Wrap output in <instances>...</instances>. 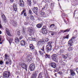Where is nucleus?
I'll list each match as a JSON object with an SVG mask.
<instances>
[{
  "instance_id": "nucleus-1",
  "label": "nucleus",
  "mask_w": 78,
  "mask_h": 78,
  "mask_svg": "<svg viewBox=\"0 0 78 78\" xmlns=\"http://www.w3.org/2000/svg\"><path fill=\"white\" fill-rule=\"evenodd\" d=\"M51 44H52V42L51 41H49L47 45L46 46L48 47L46 48V50L47 52H50L51 51V48H52Z\"/></svg>"
},
{
  "instance_id": "nucleus-2",
  "label": "nucleus",
  "mask_w": 78,
  "mask_h": 78,
  "mask_svg": "<svg viewBox=\"0 0 78 78\" xmlns=\"http://www.w3.org/2000/svg\"><path fill=\"white\" fill-rule=\"evenodd\" d=\"M10 75V72L5 71L4 72L3 74V77L4 78H9V75Z\"/></svg>"
},
{
  "instance_id": "nucleus-3",
  "label": "nucleus",
  "mask_w": 78,
  "mask_h": 78,
  "mask_svg": "<svg viewBox=\"0 0 78 78\" xmlns=\"http://www.w3.org/2000/svg\"><path fill=\"white\" fill-rule=\"evenodd\" d=\"M75 38H76V37H73L72 38L70 39L68 42V45L69 46V47H71L72 45V43H73V41H74L75 39Z\"/></svg>"
},
{
  "instance_id": "nucleus-4",
  "label": "nucleus",
  "mask_w": 78,
  "mask_h": 78,
  "mask_svg": "<svg viewBox=\"0 0 78 78\" xmlns=\"http://www.w3.org/2000/svg\"><path fill=\"white\" fill-rule=\"evenodd\" d=\"M52 59L54 61H55V62H57L58 61V58H57V55L55 54H54L51 56Z\"/></svg>"
},
{
  "instance_id": "nucleus-5",
  "label": "nucleus",
  "mask_w": 78,
  "mask_h": 78,
  "mask_svg": "<svg viewBox=\"0 0 78 78\" xmlns=\"http://www.w3.org/2000/svg\"><path fill=\"white\" fill-rule=\"evenodd\" d=\"M42 33L44 34H47V30L46 29V27L44 26L42 29Z\"/></svg>"
},
{
  "instance_id": "nucleus-6",
  "label": "nucleus",
  "mask_w": 78,
  "mask_h": 78,
  "mask_svg": "<svg viewBox=\"0 0 78 78\" xmlns=\"http://www.w3.org/2000/svg\"><path fill=\"white\" fill-rule=\"evenodd\" d=\"M30 68L31 71H33L35 68V65L34 64H31L30 66Z\"/></svg>"
},
{
  "instance_id": "nucleus-7",
  "label": "nucleus",
  "mask_w": 78,
  "mask_h": 78,
  "mask_svg": "<svg viewBox=\"0 0 78 78\" xmlns=\"http://www.w3.org/2000/svg\"><path fill=\"white\" fill-rule=\"evenodd\" d=\"M17 3H14L13 5L14 10L16 12L17 10Z\"/></svg>"
},
{
  "instance_id": "nucleus-8",
  "label": "nucleus",
  "mask_w": 78,
  "mask_h": 78,
  "mask_svg": "<svg viewBox=\"0 0 78 78\" xmlns=\"http://www.w3.org/2000/svg\"><path fill=\"white\" fill-rule=\"evenodd\" d=\"M19 4L20 6H21V7L24 6V2L23 0H20Z\"/></svg>"
},
{
  "instance_id": "nucleus-9",
  "label": "nucleus",
  "mask_w": 78,
  "mask_h": 78,
  "mask_svg": "<svg viewBox=\"0 0 78 78\" xmlns=\"http://www.w3.org/2000/svg\"><path fill=\"white\" fill-rule=\"evenodd\" d=\"M1 17L3 22H5V23H6L7 22V20L6 19V17H5V15L3 14L2 15Z\"/></svg>"
},
{
  "instance_id": "nucleus-10",
  "label": "nucleus",
  "mask_w": 78,
  "mask_h": 78,
  "mask_svg": "<svg viewBox=\"0 0 78 78\" xmlns=\"http://www.w3.org/2000/svg\"><path fill=\"white\" fill-rule=\"evenodd\" d=\"M37 10H38V9L37 7H34L32 9V11L34 12V13H35V14H37Z\"/></svg>"
},
{
  "instance_id": "nucleus-11",
  "label": "nucleus",
  "mask_w": 78,
  "mask_h": 78,
  "mask_svg": "<svg viewBox=\"0 0 78 78\" xmlns=\"http://www.w3.org/2000/svg\"><path fill=\"white\" fill-rule=\"evenodd\" d=\"M5 30L6 32L7 33V35H8V36H11V34L8 28H6Z\"/></svg>"
},
{
  "instance_id": "nucleus-12",
  "label": "nucleus",
  "mask_w": 78,
  "mask_h": 78,
  "mask_svg": "<svg viewBox=\"0 0 78 78\" xmlns=\"http://www.w3.org/2000/svg\"><path fill=\"white\" fill-rule=\"evenodd\" d=\"M44 75V73L43 72H40L38 76V78H43V75Z\"/></svg>"
},
{
  "instance_id": "nucleus-13",
  "label": "nucleus",
  "mask_w": 78,
  "mask_h": 78,
  "mask_svg": "<svg viewBox=\"0 0 78 78\" xmlns=\"http://www.w3.org/2000/svg\"><path fill=\"white\" fill-rule=\"evenodd\" d=\"M28 31L30 33H33V28L31 27H29Z\"/></svg>"
},
{
  "instance_id": "nucleus-14",
  "label": "nucleus",
  "mask_w": 78,
  "mask_h": 78,
  "mask_svg": "<svg viewBox=\"0 0 78 78\" xmlns=\"http://www.w3.org/2000/svg\"><path fill=\"white\" fill-rule=\"evenodd\" d=\"M44 41H42L41 40H40L38 42L37 44V45L38 46V47H40V46H41V44L42 43V42H43Z\"/></svg>"
},
{
  "instance_id": "nucleus-15",
  "label": "nucleus",
  "mask_w": 78,
  "mask_h": 78,
  "mask_svg": "<svg viewBox=\"0 0 78 78\" xmlns=\"http://www.w3.org/2000/svg\"><path fill=\"white\" fill-rule=\"evenodd\" d=\"M51 66L52 67H53V68L55 69V68H56V63H55L52 62L51 64Z\"/></svg>"
},
{
  "instance_id": "nucleus-16",
  "label": "nucleus",
  "mask_w": 78,
  "mask_h": 78,
  "mask_svg": "<svg viewBox=\"0 0 78 78\" xmlns=\"http://www.w3.org/2000/svg\"><path fill=\"white\" fill-rule=\"evenodd\" d=\"M32 57H31V56L29 55L28 56H27L26 59L28 60V61H31Z\"/></svg>"
},
{
  "instance_id": "nucleus-17",
  "label": "nucleus",
  "mask_w": 78,
  "mask_h": 78,
  "mask_svg": "<svg viewBox=\"0 0 78 78\" xmlns=\"http://www.w3.org/2000/svg\"><path fill=\"white\" fill-rule=\"evenodd\" d=\"M15 41L16 44H19V43L20 42L19 39V38L17 37L15 39Z\"/></svg>"
},
{
  "instance_id": "nucleus-18",
  "label": "nucleus",
  "mask_w": 78,
  "mask_h": 78,
  "mask_svg": "<svg viewBox=\"0 0 78 78\" xmlns=\"http://www.w3.org/2000/svg\"><path fill=\"white\" fill-rule=\"evenodd\" d=\"M25 41L23 40H22L21 41V45L22 46H23L25 45L26 44Z\"/></svg>"
},
{
  "instance_id": "nucleus-19",
  "label": "nucleus",
  "mask_w": 78,
  "mask_h": 78,
  "mask_svg": "<svg viewBox=\"0 0 78 78\" xmlns=\"http://www.w3.org/2000/svg\"><path fill=\"white\" fill-rule=\"evenodd\" d=\"M70 71L71 72V74L72 76H73L75 75V72H73V70L70 69Z\"/></svg>"
},
{
  "instance_id": "nucleus-20",
  "label": "nucleus",
  "mask_w": 78,
  "mask_h": 78,
  "mask_svg": "<svg viewBox=\"0 0 78 78\" xmlns=\"http://www.w3.org/2000/svg\"><path fill=\"white\" fill-rule=\"evenodd\" d=\"M21 66H22V67L24 69H26V68H27V65L25 64V63H23L21 65Z\"/></svg>"
},
{
  "instance_id": "nucleus-21",
  "label": "nucleus",
  "mask_w": 78,
  "mask_h": 78,
  "mask_svg": "<svg viewBox=\"0 0 78 78\" xmlns=\"http://www.w3.org/2000/svg\"><path fill=\"white\" fill-rule=\"evenodd\" d=\"M12 25L14 26V27H17V22L15 21H13L12 23Z\"/></svg>"
},
{
  "instance_id": "nucleus-22",
  "label": "nucleus",
  "mask_w": 78,
  "mask_h": 78,
  "mask_svg": "<svg viewBox=\"0 0 78 78\" xmlns=\"http://www.w3.org/2000/svg\"><path fill=\"white\" fill-rule=\"evenodd\" d=\"M36 27L37 28H40L42 27V24H38L37 25Z\"/></svg>"
},
{
  "instance_id": "nucleus-23",
  "label": "nucleus",
  "mask_w": 78,
  "mask_h": 78,
  "mask_svg": "<svg viewBox=\"0 0 78 78\" xmlns=\"http://www.w3.org/2000/svg\"><path fill=\"white\" fill-rule=\"evenodd\" d=\"M63 58H64V59H66L67 58V57H68V55H63L62 56Z\"/></svg>"
},
{
  "instance_id": "nucleus-24",
  "label": "nucleus",
  "mask_w": 78,
  "mask_h": 78,
  "mask_svg": "<svg viewBox=\"0 0 78 78\" xmlns=\"http://www.w3.org/2000/svg\"><path fill=\"white\" fill-rule=\"evenodd\" d=\"M30 47L31 49H32V50H34V46L33 45V44H30Z\"/></svg>"
},
{
  "instance_id": "nucleus-25",
  "label": "nucleus",
  "mask_w": 78,
  "mask_h": 78,
  "mask_svg": "<svg viewBox=\"0 0 78 78\" xmlns=\"http://www.w3.org/2000/svg\"><path fill=\"white\" fill-rule=\"evenodd\" d=\"M45 46H44V45L42 47V48L41 49V50H42L43 51V53H45V49H44V47Z\"/></svg>"
},
{
  "instance_id": "nucleus-26",
  "label": "nucleus",
  "mask_w": 78,
  "mask_h": 78,
  "mask_svg": "<svg viewBox=\"0 0 78 78\" xmlns=\"http://www.w3.org/2000/svg\"><path fill=\"white\" fill-rule=\"evenodd\" d=\"M13 41V39L10 38L9 39V43H10V45H11V43H12V41Z\"/></svg>"
},
{
  "instance_id": "nucleus-27",
  "label": "nucleus",
  "mask_w": 78,
  "mask_h": 78,
  "mask_svg": "<svg viewBox=\"0 0 78 78\" xmlns=\"http://www.w3.org/2000/svg\"><path fill=\"white\" fill-rule=\"evenodd\" d=\"M5 58L6 59H8V60H9V59L8 58H9V56L8 55L6 54H5Z\"/></svg>"
},
{
  "instance_id": "nucleus-28",
  "label": "nucleus",
  "mask_w": 78,
  "mask_h": 78,
  "mask_svg": "<svg viewBox=\"0 0 78 78\" xmlns=\"http://www.w3.org/2000/svg\"><path fill=\"white\" fill-rule=\"evenodd\" d=\"M27 1L28 2V5H29V6H30V5H31V0H28Z\"/></svg>"
},
{
  "instance_id": "nucleus-29",
  "label": "nucleus",
  "mask_w": 78,
  "mask_h": 78,
  "mask_svg": "<svg viewBox=\"0 0 78 78\" xmlns=\"http://www.w3.org/2000/svg\"><path fill=\"white\" fill-rule=\"evenodd\" d=\"M70 31V29H67L64 30V31L63 32V33H65L66 32H69Z\"/></svg>"
},
{
  "instance_id": "nucleus-30",
  "label": "nucleus",
  "mask_w": 78,
  "mask_h": 78,
  "mask_svg": "<svg viewBox=\"0 0 78 78\" xmlns=\"http://www.w3.org/2000/svg\"><path fill=\"white\" fill-rule=\"evenodd\" d=\"M10 63V65H11V61H10V60H9V61H7L6 62H5V64H9Z\"/></svg>"
},
{
  "instance_id": "nucleus-31",
  "label": "nucleus",
  "mask_w": 78,
  "mask_h": 78,
  "mask_svg": "<svg viewBox=\"0 0 78 78\" xmlns=\"http://www.w3.org/2000/svg\"><path fill=\"white\" fill-rule=\"evenodd\" d=\"M45 57L46 58H50V55L46 54Z\"/></svg>"
},
{
  "instance_id": "nucleus-32",
  "label": "nucleus",
  "mask_w": 78,
  "mask_h": 78,
  "mask_svg": "<svg viewBox=\"0 0 78 78\" xmlns=\"http://www.w3.org/2000/svg\"><path fill=\"white\" fill-rule=\"evenodd\" d=\"M29 14H30V15H32V14H33V13H32V12L31 11V10H29Z\"/></svg>"
},
{
  "instance_id": "nucleus-33",
  "label": "nucleus",
  "mask_w": 78,
  "mask_h": 78,
  "mask_svg": "<svg viewBox=\"0 0 78 78\" xmlns=\"http://www.w3.org/2000/svg\"><path fill=\"white\" fill-rule=\"evenodd\" d=\"M55 25H54V24H52L50 26V28H53L55 27Z\"/></svg>"
},
{
  "instance_id": "nucleus-34",
  "label": "nucleus",
  "mask_w": 78,
  "mask_h": 78,
  "mask_svg": "<svg viewBox=\"0 0 78 78\" xmlns=\"http://www.w3.org/2000/svg\"><path fill=\"white\" fill-rule=\"evenodd\" d=\"M68 51H71V50H73V48H72L71 47H69V48L68 49Z\"/></svg>"
},
{
  "instance_id": "nucleus-35",
  "label": "nucleus",
  "mask_w": 78,
  "mask_h": 78,
  "mask_svg": "<svg viewBox=\"0 0 78 78\" xmlns=\"http://www.w3.org/2000/svg\"><path fill=\"white\" fill-rule=\"evenodd\" d=\"M39 53L41 55H44V53H43L42 51H40Z\"/></svg>"
},
{
  "instance_id": "nucleus-36",
  "label": "nucleus",
  "mask_w": 78,
  "mask_h": 78,
  "mask_svg": "<svg viewBox=\"0 0 78 78\" xmlns=\"http://www.w3.org/2000/svg\"><path fill=\"white\" fill-rule=\"evenodd\" d=\"M30 18L31 19H34V17L32 15H31L30 16Z\"/></svg>"
},
{
  "instance_id": "nucleus-37",
  "label": "nucleus",
  "mask_w": 78,
  "mask_h": 78,
  "mask_svg": "<svg viewBox=\"0 0 78 78\" xmlns=\"http://www.w3.org/2000/svg\"><path fill=\"white\" fill-rule=\"evenodd\" d=\"M25 12V10H23L22 12H21V16L22 15H23V13Z\"/></svg>"
},
{
  "instance_id": "nucleus-38",
  "label": "nucleus",
  "mask_w": 78,
  "mask_h": 78,
  "mask_svg": "<svg viewBox=\"0 0 78 78\" xmlns=\"http://www.w3.org/2000/svg\"><path fill=\"white\" fill-rule=\"evenodd\" d=\"M69 35H67L66 37H65L64 38H66V39H69Z\"/></svg>"
},
{
  "instance_id": "nucleus-39",
  "label": "nucleus",
  "mask_w": 78,
  "mask_h": 78,
  "mask_svg": "<svg viewBox=\"0 0 78 78\" xmlns=\"http://www.w3.org/2000/svg\"><path fill=\"white\" fill-rule=\"evenodd\" d=\"M44 41H45V42H48V39L45 38V39H44Z\"/></svg>"
},
{
  "instance_id": "nucleus-40",
  "label": "nucleus",
  "mask_w": 78,
  "mask_h": 78,
  "mask_svg": "<svg viewBox=\"0 0 78 78\" xmlns=\"http://www.w3.org/2000/svg\"><path fill=\"white\" fill-rule=\"evenodd\" d=\"M29 39L30 41H33V37H30L29 38Z\"/></svg>"
},
{
  "instance_id": "nucleus-41",
  "label": "nucleus",
  "mask_w": 78,
  "mask_h": 78,
  "mask_svg": "<svg viewBox=\"0 0 78 78\" xmlns=\"http://www.w3.org/2000/svg\"><path fill=\"white\" fill-rule=\"evenodd\" d=\"M22 33L23 34H25V30H23V31L22 32Z\"/></svg>"
},
{
  "instance_id": "nucleus-42",
  "label": "nucleus",
  "mask_w": 78,
  "mask_h": 78,
  "mask_svg": "<svg viewBox=\"0 0 78 78\" xmlns=\"http://www.w3.org/2000/svg\"><path fill=\"white\" fill-rule=\"evenodd\" d=\"M17 34L18 36H19V35L20 34V31H18Z\"/></svg>"
},
{
  "instance_id": "nucleus-43",
  "label": "nucleus",
  "mask_w": 78,
  "mask_h": 78,
  "mask_svg": "<svg viewBox=\"0 0 78 78\" xmlns=\"http://www.w3.org/2000/svg\"><path fill=\"white\" fill-rule=\"evenodd\" d=\"M55 32H52V33L51 34V36H53L55 34Z\"/></svg>"
},
{
  "instance_id": "nucleus-44",
  "label": "nucleus",
  "mask_w": 78,
  "mask_h": 78,
  "mask_svg": "<svg viewBox=\"0 0 78 78\" xmlns=\"http://www.w3.org/2000/svg\"><path fill=\"white\" fill-rule=\"evenodd\" d=\"M26 27H23V30H25H25H26Z\"/></svg>"
},
{
  "instance_id": "nucleus-45",
  "label": "nucleus",
  "mask_w": 78,
  "mask_h": 78,
  "mask_svg": "<svg viewBox=\"0 0 78 78\" xmlns=\"http://www.w3.org/2000/svg\"><path fill=\"white\" fill-rule=\"evenodd\" d=\"M3 62L2 61H0V64H1V65H2V64H3Z\"/></svg>"
},
{
  "instance_id": "nucleus-46",
  "label": "nucleus",
  "mask_w": 78,
  "mask_h": 78,
  "mask_svg": "<svg viewBox=\"0 0 78 78\" xmlns=\"http://www.w3.org/2000/svg\"><path fill=\"white\" fill-rule=\"evenodd\" d=\"M45 75L46 76V78H50L49 76H47V73H46V74H45Z\"/></svg>"
},
{
  "instance_id": "nucleus-47",
  "label": "nucleus",
  "mask_w": 78,
  "mask_h": 78,
  "mask_svg": "<svg viewBox=\"0 0 78 78\" xmlns=\"http://www.w3.org/2000/svg\"><path fill=\"white\" fill-rule=\"evenodd\" d=\"M32 41H36V39L35 38H32Z\"/></svg>"
},
{
  "instance_id": "nucleus-48",
  "label": "nucleus",
  "mask_w": 78,
  "mask_h": 78,
  "mask_svg": "<svg viewBox=\"0 0 78 78\" xmlns=\"http://www.w3.org/2000/svg\"><path fill=\"white\" fill-rule=\"evenodd\" d=\"M27 13L25 12H24V16H27Z\"/></svg>"
},
{
  "instance_id": "nucleus-49",
  "label": "nucleus",
  "mask_w": 78,
  "mask_h": 78,
  "mask_svg": "<svg viewBox=\"0 0 78 78\" xmlns=\"http://www.w3.org/2000/svg\"><path fill=\"white\" fill-rule=\"evenodd\" d=\"M44 12H42L41 13V16H44Z\"/></svg>"
},
{
  "instance_id": "nucleus-50",
  "label": "nucleus",
  "mask_w": 78,
  "mask_h": 78,
  "mask_svg": "<svg viewBox=\"0 0 78 78\" xmlns=\"http://www.w3.org/2000/svg\"><path fill=\"white\" fill-rule=\"evenodd\" d=\"M14 0H10V3H13L14 2Z\"/></svg>"
},
{
  "instance_id": "nucleus-51",
  "label": "nucleus",
  "mask_w": 78,
  "mask_h": 78,
  "mask_svg": "<svg viewBox=\"0 0 78 78\" xmlns=\"http://www.w3.org/2000/svg\"><path fill=\"white\" fill-rule=\"evenodd\" d=\"M23 38V37L22 36H21L20 37V39H22Z\"/></svg>"
},
{
  "instance_id": "nucleus-52",
  "label": "nucleus",
  "mask_w": 78,
  "mask_h": 78,
  "mask_svg": "<svg viewBox=\"0 0 78 78\" xmlns=\"http://www.w3.org/2000/svg\"><path fill=\"white\" fill-rule=\"evenodd\" d=\"M59 52L60 53H63V50H61Z\"/></svg>"
},
{
  "instance_id": "nucleus-53",
  "label": "nucleus",
  "mask_w": 78,
  "mask_h": 78,
  "mask_svg": "<svg viewBox=\"0 0 78 78\" xmlns=\"http://www.w3.org/2000/svg\"><path fill=\"white\" fill-rule=\"evenodd\" d=\"M2 41V39L1 38H0V42L1 41ZM0 44H2V42H1L0 43Z\"/></svg>"
},
{
  "instance_id": "nucleus-54",
  "label": "nucleus",
  "mask_w": 78,
  "mask_h": 78,
  "mask_svg": "<svg viewBox=\"0 0 78 78\" xmlns=\"http://www.w3.org/2000/svg\"><path fill=\"white\" fill-rule=\"evenodd\" d=\"M28 24V23L27 22H25L24 23L25 25H27Z\"/></svg>"
},
{
  "instance_id": "nucleus-55",
  "label": "nucleus",
  "mask_w": 78,
  "mask_h": 78,
  "mask_svg": "<svg viewBox=\"0 0 78 78\" xmlns=\"http://www.w3.org/2000/svg\"><path fill=\"white\" fill-rule=\"evenodd\" d=\"M25 69L26 71V72L27 71V68H26L25 69Z\"/></svg>"
},
{
  "instance_id": "nucleus-56",
  "label": "nucleus",
  "mask_w": 78,
  "mask_h": 78,
  "mask_svg": "<svg viewBox=\"0 0 78 78\" xmlns=\"http://www.w3.org/2000/svg\"><path fill=\"white\" fill-rule=\"evenodd\" d=\"M0 28H2V26L1 24H0Z\"/></svg>"
},
{
  "instance_id": "nucleus-57",
  "label": "nucleus",
  "mask_w": 78,
  "mask_h": 78,
  "mask_svg": "<svg viewBox=\"0 0 78 78\" xmlns=\"http://www.w3.org/2000/svg\"><path fill=\"white\" fill-rule=\"evenodd\" d=\"M56 73H55L54 74L55 76L56 77Z\"/></svg>"
},
{
  "instance_id": "nucleus-58",
  "label": "nucleus",
  "mask_w": 78,
  "mask_h": 78,
  "mask_svg": "<svg viewBox=\"0 0 78 78\" xmlns=\"http://www.w3.org/2000/svg\"><path fill=\"white\" fill-rule=\"evenodd\" d=\"M45 6H44V8H43L42 9H45Z\"/></svg>"
},
{
  "instance_id": "nucleus-59",
  "label": "nucleus",
  "mask_w": 78,
  "mask_h": 78,
  "mask_svg": "<svg viewBox=\"0 0 78 78\" xmlns=\"http://www.w3.org/2000/svg\"><path fill=\"white\" fill-rule=\"evenodd\" d=\"M74 32H77V30H75V31H74Z\"/></svg>"
},
{
  "instance_id": "nucleus-60",
  "label": "nucleus",
  "mask_w": 78,
  "mask_h": 78,
  "mask_svg": "<svg viewBox=\"0 0 78 78\" xmlns=\"http://www.w3.org/2000/svg\"><path fill=\"white\" fill-rule=\"evenodd\" d=\"M17 73H18L19 75H20V73H19V72H17Z\"/></svg>"
},
{
  "instance_id": "nucleus-61",
  "label": "nucleus",
  "mask_w": 78,
  "mask_h": 78,
  "mask_svg": "<svg viewBox=\"0 0 78 78\" xmlns=\"http://www.w3.org/2000/svg\"><path fill=\"white\" fill-rule=\"evenodd\" d=\"M2 34V31H0V34Z\"/></svg>"
},
{
  "instance_id": "nucleus-62",
  "label": "nucleus",
  "mask_w": 78,
  "mask_h": 78,
  "mask_svg": "<svg viewBox=\"0 0 78 78\" xmlns=\"http://www.w3.org/2000/svg\"><path fill=\"white\" fill-rule=\"evenodd\" d=\"M49 33H52V32H52L51 31H49Z\"/></svg>"
},
{
  "instance_id": "nucleus-63",
  "label": "nucleus",
  "mask_w": 78,
  "mask_h": 78,
  "mask_svg": "<svg viewBox=\"0 0 78 78\" xmlns=\"http://www.w3.org/2000/svg\"><path fill=\"white\" fill-rule=\"evenodd\" d=\"M61 31H62V32H63V31H64V30H61Z\"/></svg>"
},
{
  "instance_id": "nucleus-64",
  "label": "nucleus",
  "mask_w": 78,
  "mask_h": 78,
  "mask_svg": "<svg viewBox=\"0 0 78 78\" xmlns=\"http://www.w3.org/2000/svg\"><path fill=\"white\" fill-rule=\"evenodd\" d=\"M51 6H52V3H51Z\"/></svg>"
}]
</instances>
